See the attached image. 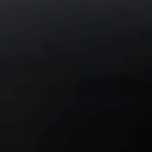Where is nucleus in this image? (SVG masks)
<instances>
[{
  "label": "nucleus",
  "mask_w": 152,
  "mask_h": 152,
  "mask_svg": "<svg viewBox=\"0 0 152 152\" xmlns=\"http://www.w3.org/2000/svg\"><path fill=\"white\" fill-rule=\"evenodd\" d=\"M124 96L123 95H121L119 96V97H123Z\"/></svg>",
  "instance_id": "nucleus-1"
}]
</instances>
